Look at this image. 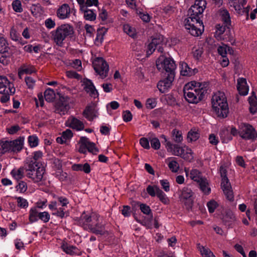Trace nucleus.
I'll return each instance as SVG.
<instances>
[{
    "instance_id": "37",
    "label": "nucleus",
    "mask_w": 257,
    "mask_h": 257,
    "mask_svg": "<svg viewBox=\"0 0 257 257\" xmlns=\"http://www.w3.org/2000/svg\"><path fill=\"white\" fill-rule=\"evenodd\" d=\"M11 141H2L0 142V150L3 154L11 153Z\"/></svg>"
},
{
    "instance_id": "61",
    "label": "nucleus",
    "mask_w": 257,
    "mask_h": 257,
    "mask_svg": "<svg viewBox=\"0 0 257 257\" xmlns=\"http://www.w3.org/2000/svg\"><path fill=\"white\" fill-rule=\"evenodd\" d=\"M163 189L167 192L170 191V183L167 180H161L160 181Z\"/></svg>"
},
{
    "instance_id": "23",
    "label": "nucleus",
    "mask_w": 257,
    "mask_h": 257,
    "mask_svg": "<svg viewBox=\"0 0 257 257\" xmlns=\"http://www.w3.org/2000/svg\"><path fill=\"white\" fill-rule=\"evenodd\" d=\"M237 89L240 95L244 96L248 94L249 87L245 78H239L237 79Z\"/></svg>"
},
{
    "instance_id": "31",
    "label": "nucleus",
    "mask_w": 257,
    "mask_h": 257,
    "mask_svg": "<svg viewBox=\"0 0 257 257\" xmlns=\"http://www.w3.org/2000/svg\"><path fill=\"white\" fill-rule=\"evenodd\" d=\"M250 105L249 110L251 113L254 114L257 112V99L254 93H252V95L248 98Z\"/></svg>"
},
{
    "instance_id": "62",
    "label": "nucleus",
    "mask_w": 257,
    "mask_h": 257,
    "mask_svg": "<svg viewBox=\"0 0 257 257\" xmlns=\"http://www.w3.org/2000/svg\"><path fill=\"white\" fill-rule=\"evenodd\" d=\"M25 82L29 88H33L35 84V80L31 77H26Z\"/></svg>"
},
{
    "instance_id": "21",
    "label": "nucleus",
    "mask_w": 257,
    "mask_h": 257,
    "mask_svg": "<svg viewBox=\"0 0 257 257\" xmlns=\"http://www.w3.org/2000/svg\"><path fill=\"white\" fill-rule=\"evenodd\" d=\"M24 143V137H19L17 139L11 141V153H17L20 152L23 148Z\"/></svg>"
},
{
    "instance_id": "6",
    "label": "nucleus",
    "mask_w": 257,
    "mask_h": 257,
    "mask_svg": "<svg viewBox=\"0 0 257 257\" xmlns=\"http://www.w3.org/2000/svg\"><path fill=\"white\" fill-rule=\"evenodd\" d=\"M73 28L69 24H63L51 32V38L58 46H62L65 39L73 34Z\"/></svg>"
},
{
    "instance_id": "22",
    "label": "nucleus",
    "mask_w": 257,
    "mask_h": 257,
    "mask_svg": "<svg viewBox=\"0 0 257 257\" xmlns=\"http://www.w3.org/2000/svg\"><path fill=\"white\" fill-rule=\"evenodd\" d=\"M66 124L67 126L77 131L82 130L84 127V124L81 121L72 116L67 119Z\"/></svg>"
},
{
    "instance_id": "57",
    "label": "nucleus",
    "mask_w": 257,
    "mask_h": 257,
    "mask_svg": "<svg viewBox=\"0 0 257 257\" xmlns=\"http://www.w3.org/2000/svg\"><path fill=\"white\" fill-rule=\"evenodd\" d=\"M210 213H213L217 207V203L214 200H211L207 204Z\"/></svg>"
},
{
    "instance_id": "1",
    "label": "nucleus",
    "mask_w": 257,
    "mask_h": 257,
    "mask_svg": "<svg viewBox=\"0 0 257 257\" xmlns=\"http://www.w3.org/2000/svg\"><path fill=\"white\" fill-rule=\"evenodd\" d=\"M206 6L205 0H196L194 5L188 10V17L184 22V26L193 36H199L204 31V25L200 18Z\"/></svg>"
},
{
    "instance_id": "4",
    "label": "nucleus",
    "mask_w": 257,
    "mask_h": 257,
    "mask_svg": "<svg viewBox=\"0 0 257 257\" xmlns=\"http://www.w3.org/2000/svg\"><path fill=\"white\" fill-rule=\"evenodd\" d=\"M45 173V169L40 163L28 161L26 163V175L34 183H38L42 181Z\"/></svg>"
},
{
    "instance_id": "44",
    "label": "nucleus",
    "mask_w": 257,
    "mask_h": 257,
    "mask_svg": "<svg viewBox=\"0 0 257 257\" xmlns=\"http://www.w3.org/2000/svg\"><path fill=\"white\" fill-rule=\"evenodd\" d=\"M157 196L160 201L164 204H168L170 203V200L167 195L160 189L157 194Z\"/></svg>"
},
{
    "instance_id": "40",
    "label": "nucleus",
    "mask_w": 257,
    "mask_h": 257,
    "mask_svg": "<svg viewBox=\"0 0 257 257\" xmlns=\"http://www.w3.org/2000/svg\"><path fill=\"white\" fill-rule=\"evenodd\" d=\"M39 212L37 208H32L29 211V220L31 223L37 221L39 220Z\"/></svg>"
},
{
    "instance_id": "53",
    "label": "nucleus",
    "mask_w": 257,
    "mask_h": 257,
    "mask_svg": "<svg viewBox=\"0 0 257 257\" xmlns=\"http://www.w3.org/2000/svg\"><path fill=\"white\" fill-rule=\"evenodd\" d=\"M199 137V134L196 132L190 131L188 133L187 139L189 142H193L196 141Z\"/></svg>"
},
{
    "instance_id": "14",
    "label": "nucleus",
    "mask_w": 257,
    "mask_h": 257,
    "mask_svg": "<svg viewBox=\"0 0 257 257\" xmlns=\"http://www.w3.org/2000/svg\"><path fill=\"white\" fill-rule=\"evenodd\" d=\"M15 92L14 84L5 76H0V93L13 94Z\"/></svg>"
},
{
    "instance_id": "42",
    "label": "nucleus",
    "mask_w": 257,
    "mask_h": 257,
    "mask_svg": "<svg viewBox=\"0 0 257 257\" xmlns=\"http://www.w3.org/2000/svg\"><path fill=\"white\" fill-rule=\"evenodd\" d=\"M44 97L47 101H52L55 98L54 91L51 88L47 89L44 92Z\"/></svg>"
},
{
    "instance_id": "34",
    "label": "nucleus",
    "mask_w": 257,
    "mask_h": 257,
    "mask_svg": "<svg viewBox=\"0 0 257 257\" xmlns=\"http://www.w3.org/2000/svg\"><path fill=\"white\" fill-rule=\"evenodd\" d=\"M197 248L199 250L202 257H214L215 256L211 250L208 247H205L200 244H197Z\"/></svg>"
},
{
    "instance_id": "26",
    "label": "nucleus",
    "mask_w": 257,
    "mask_h": 257,
    "mask_svg": "<svg viewBox=\"0 0 257 257\" xmlns=\"http://www.w3.org/2000/svg\"><path fill=\"white\" fill-rule=\"evenodd\" d=\"M193 193L191 189L188 187H184L180 190L179 198L181 201L189 199L193 196Z\"/></svg>"
},
{
    "instance_id": "46",
    "label": "nucleus",
    "mask_w": 257,
    "mask_h": 257,
    "mask_svg": "<svg viewBox=\"0 0 257 257\" xmlns=\"http://www.w3.org/2000/svg\"><path fill=\"white\" fill-rule=\"evenodd\" d=\"M220 16L222 21L224 22L225 26H227L230 23V18L227 11L223 10L220 12Z\"/></svg>"
},
{
    "instance_id": "2",
    "label": "nucleus",
    "mask_w": 257,
    "mask_h": 257,
    "mask_svg": "<svg viewBox=\"0 0 257 257\" xmlns=\"http://www.w3.org/2000/svg\"><path fill=\"white\" fill-rule=\"evenodd\" d=\"M209 88L207 82L191 81L186 84L183 89L186 100L190 103H197L201 101Z\"/></svg>"
},
{
    "instance_id": "19",
    "label": "nucleus",
    "mask_w": 257,
    "mask_h": 257,
    "mask_svg": "<svg viewBox=\"0 0 257 257\" xmlns=\"http://www.w3.org/2000/svg\"><path fill=\"white\" fill-rule=\"evenodd\" d=\"M185 172L187 177H189L197 183L205 178L202 176L201 172L197 169H192L189 172L188 169H185Z\"/></svg>"
},
{
    "instance_id": "45",
    "label": "nucleus",
    "mask_w": 257,
    "mask_h": 257,
    "mask_svg": "<svg viewBox=\"0 0 257 257\" xmlns=\"http://www.w3.org/2000/svg\"><path fill=\"white\" fill-rule=\"evenodd\" d=\"M160 188L157 185H149L146 189L147 193L152 197L157 196Z\"/></svg>"
},
{
    "instance_id": "63",
    "label": "nucleus",
    "mask_w": 257,
    "mask_h": 257,
    "mask_svg": "<svg viewBox=\"0 0 257 257\" xmlns=\"http://www.w3.org/2000/svg\"><path fill=\"white\" fill-rule=\"evenodd\" d=\"M62 136L64 140L67 141L72 137L73 134L70 130L67 129L62 133Z\"/></svg>"
},
{
    "instance_id": "10",
    "label": "nucleus",
    "mask_w": 257,
    "mask_h": 257,
    "mask_svg": "<svg viewBox=\"0 0 257 257\" xmlns=\"http://www.w3.org/2000/svg\"><path fill=\"white\" fill-rule=\"evenodd\" d=\"M93 67L96 73L102 79L108 75L109 66L107 62L101 57H97L93 61Z\"/></svg>"
},
{
    "instance_id": "51",
    "label": "nucleus",
    "mask_w": 257,
    "mask_h": 257,
    "mask_svg": "<svg viewBox=\"0 0 257 257\" xmlns=\"http://www.w3.org/2000/svg\"><path fill=\"white\" fill-rule=\"evenodd\" d=\"M12 7L13 10L18 13H21L23 11L21 2L19 0H15L12 3Z\"/></svg>"
},
{
    "instance_id": "58",
    "label": "nucleus",
    "mask_w": 257,
    "mask_h": 257,
    "mask_svg": "<svg viewBox=\"0 0 257 257\" xmlns=\"http://www.w3.org/2000/svg\"><path fill=\"white\" fill-rule=\"evenodd\" d=\"M45 26L47 28L51 29L55 27L56 23L54 20L51 18H48L45 21Z\"/></svg>"
},
{
    "instance_id": "56",
    "label": "nucleus",
    "mask_w": 257,
    "mask_h": 257,
    "mask_svg": "<svg viewBox=\"0 0 257 257\" xmlns=\"http://www.w3.org/2000/svg\"><path fill=\"white\" fill-rule=\"evenodd\" d=\"M18 205L21 208H26L28 206L27 200L22 197H19L17 198Z\"/></svg>"
},
{
    "instance_id": "29",
    "label": "nucleus",
    "mask_w": 257,
    "mask_h": 257,
    "mask_svg": "<svg viewBox=\"0 0 257 257\" xmlns=\"http://www.w3.org/2000/svg\"><path fill=\"white\" fill-rule=\"evenodd\" d=\"M25 171L26 172V165L25 167L13 169L11 174L16 180H19L24 177Z\"/></svg>"
},
{
    "instance_id": "33",
    "label": "nucleus",
    "mask_w": 257,
    "mask_h": 257,
    "mask_svg": "<svg viewBox=\"0 0 257 257\" xmlns=\"http://www.w3.org/2000/svg\"><path fill=\"white\" fill-rule=\"evenodd\" d=\"M69 108V105L66 103L59 102L57 104L55 111L60 115H64L67 112Z\"/></svg>"
},
{
    "instance_id": "5",
    "label": "nucleus",
    "mask_w": 257,
    "mask_h": 257,
    "mask_svg": "<svg viewBox=\"0 0 257 257\" xmlns=\"http://www.w3.org/2000/svg\"><path fill=\"white\" fill-rule=\"evenodd\" d=\"M161 138L164 139L165 147L168 152L171 153L173 155L180 156L184 160L189 162L193 159V153L191 149L186 146L180 147L178 145L172 144L168 141L164 135H162Z\"/></svg>"
},
{
    "instance_id": "47",
    "label": "nucleus",
    "mask_w": 257,
    "mask_h": 257,
    "mask_svg": "<svg viewBox=\"0 0 257 257\" xmlns=\"http://www.w3.org/2000/svg\"><path fill=\"white\" fill-rule=\"evenodd\" d=\"M172 135L173 139L177 143H180L183 140V137L181 132L176 129L173 130Z\"/></svg>"
},
{
    "instance_id": "54",
    "label": "nucleus",
    "mask_w": 257,
    "mask_h": 257,
    "mask_svg": "<svg viewBox=\"0 0 257 257\" xmlns=\"http://www.w3.org/2000/svg\"><path fill=\"white\" fill-rule=\"evenodd\" d=\"M28 143L31 147H35L38 145V138L36 136H30L28 138Z\"/></svg>"
},
{
    "instance_id": "28",
    "label": "nucleus",
    "mask_w": 257,
    "mask_h": 257,
    "mask_svg": "<svg viewBox=\"0 0 257 257\" xmlns=\"http://www.w3.org/2000/svg\"><path fill=\"white\" fill-rule=\"evenodd\" d=\"M97 112L93 106H88L83 111L84 116L89 120L93 119L97 116Z\"/></svg>"
},
{
    "instance_id": "35",
    "label": "nucleus",
    "mask_w": 257,
    "mask_h": 257,
    "mask_svg": "<svg viewBox=\"0 0 257 257\" xmlns=\"http://www.w3.org/2000/svg\"><path fill=\"white\" fill-rule=\"evenodd\" d=\"M201 190L205 194H208L211 191V188L209 186V183L207 179L205 177L198 183Z\"/></svg>"
},
{
    "instance_id": "13",
    "label": "nucleus",
    "mask_w": 257,
    "mask_h": 257,
    "mask_svg": "<svg viewBox=\"0 0 257 257\" xmlns=\"http://www.w3.org/2000/svg\"><path fill=\"white\" fill-rule=\"evenodd\" d=\"M163 37L162 36L153 38L151 42L148 45L146 52L147 55L148 56L151 55L156 49H157L158 52L162 53L163 50Z\"/></svg>"
},
{
    "instance_id": "64",
    "label": "nucleus",
    "mask_w": 257,
    "mask_h": 257,
    "mask_svg": "<svg viewBox=\"0 0 257 257\" xmlns=\"http://www.w3.org/2000/svg\"><path fill=\"white\" fill-rule=\"evenodd\" d=\"M140 144L146 149H150L149 141L146 138H142L140 140Z\"/></svg>"
},
{
    "instance_id": "24",
    "label": "nucleus",
    "mask_w": 257,
    "mask_h": 257,
    "mask_svg": "<svg viewBox=\"0 0 257 257\" xmlns=\"http://www.w3.org/2000/svg\"><path fill=\"white\" fill-rule=\"evenodd\" d=\"M235 220V217L233 213L230 210L226 211L225 214L222 217V221L224 224L228 226H230Z\"/></svg>"
},
{
    "instance_id": "11",
    "label": "nucleus",
    "mask_w": 257,
    "mask_h": 257,
    "mask_svg": "<svg viewBox=\"0 0 257 257\" xmlns=\"http://www.w3.org/2000/svg\"><path fill=\"white\" fill-rule=\"evenodd\" d=\"M78 151L80 153L86 154L87 151L93 154H96L98 149L94 143L91 142L86 137H81L79 141Z\"/></svg>"
},
{
    "instance_id": "32",
    "label": "nucleus",
    "mask_w": 257,
    "mask_h": 257,
    "mask_svg": "<svg viewBox=\"0 0 257 257\" xmlns=\"http://www.w3.org/2000/svg\"><path fill=\"white\" fill-rule=\"evenodd\" d=\"M61 248L67 254L73 255L78 253V249L76 246L67 243H63L61 245Z\"/></svg>"
},
{
    "instance_id": "50",
    "label": "nucleus",
    "mask_w": 257,
    "mask_h": 257,
    "mask_svg": "<svg viewBox=\"0 0 257 257\" xmlns=\"http://www.w3.org/2000/svg\"><path fill=\"white\" fill-rule=\"evenodd\" d=\"M10 36L11 39L15 41H22V38L16 30L12 28L10 31Z\"/></svg>"
},
{
    "instance_id": "16",
    "label": "nucleus",
    "mask_w": 257,
    "mask_h": 257,
    "mask_svg": "<svg viewBox=\"0 0 257 257\" xmlns=\"http://www.w3.org/2000/svg\"><path fill=\"white\" fill-rule=\"evenodd\" d=\"M245 0H232L228 1V4L230 7L233 8L235 11L239 14L242 15L243 14L248 15L249 8H244L246 4Z\"/></svg>"
},
{
    "instance_id": "60",
    "label": "nucleus",
    "mask_w": 257,
    "mask_h": 257,
    "mask_svg": "<svg viewBox=\"0 0 257 257\" xmlns=\"http://www.w3.org/2000/svg\"><path fill=\"white\" fill-rule=\"evenodd\" d=\"M140 207L141 211L143 213L149 215L151 213V209L148 205L145 204H141Z\"/></svg>"
},
{
    "instance_id": "52",
    "label": "nucleus",
    "mask_w": 257,
    "mask_h": 257,
    "mask_svg": "<svg viewBox=\"0 0 257 257\" xmlns=\"http://www.w3.org/2000/svg\"><path fill=\"white\" fill-rule=\"evenodd\" d=\"M50 218V216L48 212H40V214L39 215V219H40L44 223L48 222L49 221Z\"/></svg>"
},
{
    "instance_id": "38",
    "label": "nucleus",
    "mask_w": 257,
    "mask_h": 257,
    "mask_svg": "<svg viewBox=\"0 0 257 257\" xmlns=\"http://www.w3.org/2000/svg\"><path fill=\"white\" fill-rule=\"evenodd\" d=\"M66 209V208L62 207V206H57L55 211L53 212L52 214L55 216L62 218L68 215L69 213Z\"/></svg>"
},
{
    "instance_id": "15",
    "label": "nucleus",
    "mask_w": 257,
    "mask_h": 257,
    "mask_svg": "<svg viewBox=\"0 0 257 257\" xmlns=\"http://www.w3.org/2000/svg\"><path fill=\"white\" fill-rule=\"evenodd\" d=\"M175 76L173 74H168L167 76L161 80L157 84V88L159 91L162 93H166L171 88L172 82L174 81Z\"/></svg>"
},
{
    "instance_id": "41",
    "label": "nucleus",
    "mask_w": 257,
    "mask_h": 257,
    "mask_svg": "<svg viewBox=\"0 0 257 257\" xmlns=\"http://www.w3.org/2000/svg\"><path fill=\"white\" fill-rule=\"evenodd\" d=\"M168 160H170L168 165L169 169L173 172H177L179 169V165L178 162L173 158H169Z\"/></svg>"
},
{
    "instance_id": "20",
    "label": "nucleus",
    "mask_w": 257,
    "mask_h": 257,
    "mask_svg": "<svg viewBox=\"0 0 257 257\" xmlns=\"http://www.w3.org/2000/svg\"><path fill=\"white\" fill-rule=\"evenodd\" d=\"M70 8L68 5L64 4L60 7L57 11V16L61 20H64L69 17Z\"/></svg>"
},
{
    "instance_id": "30",
    "label": "nucleus",
    "mask_w": 257,
    "mask_h": 257,
    "mask_svg": "<svg viewBox=\"0 0 257 257\" xmlns=\"http://www.w3.org/2000/svg\"><path fill=\"white\" fill-rule=\"evenodd\" d=\"M180 65V74L182 76H190L194 74L193 71L189 67L187 63L185 62H181Z\"/></svg>"
},
{
    "instance_id": "3",
    "label": "nucleus",
    "mask_w": 257,
    "mask_h": 257,
    "mask_svg": "<svg viewBox=\"0 0 257 257\" xmlns=\"http://www.w3.org/2000/svg\"><path fill=\"white\" fill-rule=\"evenodd\" d=\"M211 103L213 110L218 116L224 118L227 116L228 107L224 92L218 91L215 93L212 97Z\"/></svg>"
},
{
    "instance_id": "39",
    "label": "nucleus",
    "mask_w": 257,
    "mask_h": 257,
    "mask_svg": "<svg viewBox=\"0 0 257 257\" xmlns=\"http://www.w3.org/2000/svg\"><path fill=\"white\" fill-rule=\"evenodd\" d=\"M136 14L144 22H149L150 21V16L144 10L139 9H136Z\"/></svg>"
},
{
    "instance_id": "8",
    "label": "nucleus",
    "mask_w": 257,
    "mask_h": 257,
    "mask_svg": "<svg viewBox=\"0 0 257 257\" xmlns=\"http://www.w3.org/2000/svg\"><path fill=\"white\" fill-rule=\"evenodd\" d=\"M99 216L95 213L86 214L83 212L78 220V224L85 230L90 231L92 225L98 221Z\"/></svg>"
},
{
    "instance_id": "27",
    "label": "nucleus",
    "mask_w": 257,
    "mask_h": 257,
    "mask_svg": "<svg viewBox=\"0 0 257 257\" xmlns=\"http://www.w3.org/2000/svg\"><path fill=\"white\" fill-rule=\"evenodd\" d=\"M217 51L218 54L223 58H225L227 53L232 54L233 53L232 49L224 44H222L218 46Z\"/></svg>"
},
{
    "instance_id": "55",
    "label": "nucleus",
    "mask_w": 257,
    "mask_h": 257,
    "mask_svg": "<svg viewBox=\"0 0 257 257\" xmlns=\"http://www.w3.org/2000/svg\"><path fill=\"white\" fill-rule=\"evenodd\" d=\"M150 142L151 143V147L155 149L158 150L160 148V142L159 139L157 138H153L152 139L150 138Z\"/></svg>"
},
{
    "instance_id": "36",
    "label": "nucleus",
    "mask_w": 257,
    "mask_h": 257,
    "mask_svg": "<svg viewBox=\"0 0 257 257\" xmlns=\"http://www.w3.org/2000/svg\"><path fill=\"white\" fill-rule=\"evenodd\" d=\"M81 11L83 12V16L85 20L91 21L95 20L96 15L92 10L86 8L84 10H81Z\"/></svg>"
},
{
    "instance_id": "9",
    "label": "nucleus",
    "mask_w": 257,
    "mask_h": 257,
    "mask_svg": "<svg viewBox=\"0 0 257 257\" xmlns=\"http://www.w3.org/2000/svg\"><path fill=\"white\" fill-rule=\"evenodd\" d=\"M238 135L245 140H254L257 138L255 128L248 123H241L238 127Z\"/></svg>"
},
{
    "instance_id": "43",
    "label": "nucleus",
    "mask_w": 257,
    "mask_h": 257,
    "mask_svg": "<svg viewBox=\"0 0 257 257\" xmlns=\"http://www.w3.org/2000/svg\"><path fill=\"white\" fill-rule=\"evenodd\" d=\"M123 31L124 33L132 38H134L136 35V29L129 24L123 25Z\"/></svg>"
},
{
    "instance_id": "48",
    "label": "nucleus",
    "mask_w": 257,
    "mask_h": 257,
    "mask_svg": "<svg viewBox=\"0 0 257 257\" xmlns=\"http://www.w3.org/2000/svg\"><path fill=\"white\" fill-rule=\"evenodd\" d=\"M152 219H153V215L152 214L151 217L148 219L145 218L142 220L137 219V221L139 223H141L143 225L146 227L147 228H150L152 227V222H152Z\"/></svg>"
},
{
    "instance_id": "18",
    "label": "nucleus",
    "mask_w": 257,
    "mask_h": 257,
    "mask_svg": "<svg viewBox=\"0 0 257 257\" xmlns=\"http://www.w3.org/2000/svg\"><path fill=\"white\" fill-rule=\"evenodd\" d=\"M83 83L84 90L91 97L96 98L98 96V91L90 80L86 79L84 80Z\"/></svg>"
},
{
    "instance_id": "25",
    "label": "nucleus",
    "mask_w": 257,
    "mask_h": 257,
    "mask_svg": "<svg viewBox=\"0 0 257 257\" xmlns=\"http://www.w3.org/2000/svg\"><path fill=\"white\" fill-rule=\"evenodd\" d=\"M90 231L96 234H103L105 231L104 226L101 222H100L99 218L98 221L94 223L92 226H91Z\"/></svg>"
},
{
    "instance_id": "59",
    "label": "nucleus",
    "mask_w": 257,
    "mask_h": 257,
    "mask_svg": "<svg viewBox=\"0 0 257 257\" xmlns=\"http://www.w3.org/2000/svg\"><path fill=\"white\" fill-rule=\"evenodd\" d=\"M70 64L72 67L77 70H80L82 69L81 61L79 59H75L73 60Z\"/></svg>"
},
{
    "instance_id": "49",
    "label": "nucleus",
    "mask_w": 257,
    "mask_h": 257,
    "mask_svg": "<svg viewBox=\"0 0 257 257\" xmlns=\"http://www.w3.org/2000/svg\"><path fill=\"white\" fill-rule=\"evenodd\" d=\"M57 203L58 206H62V207L67 208L68 204H69V201L68 199L66 197H59L57 199Z\"/></svg>"
},
{
    "instance_id": "7",
    "label": "nucleus",
    "mask_w": 257,
    "mask_h": 257,
    "mask_svg": "<svg viewBox=\"0 0 257 257\" xmlns=\"http://www.w3.org/2000/svg\"><path fill=\"white\" fill-rule=\"evenodd\" d=\"M156 64L157 69L160 72L165 71L167 75L171 73L175 76L176 65L172 58L161 55L156 60Z\"/></svg>"
},
{
    "instance_id": "12",
    "label": "nucleus",
    "mask_w": 257,
    "mask_h": 257,
    "mask_svg": "<svg viewBox=\"0 0 257 257\" xmlns=\"http://www.w3.org/2000/svg\"><path fill=\"white\" fill-rule=\"evenodd\" d=\"M12 54L7 40L4 37L0 38V62L4 65L8 63Z\"/></svg>"
},
{
    "instance_id": "17",
    "label": "nucleus",
    "mask_w": 257,
    "mask_h": 257,
    "mask_svg": "<svg viewBox=\"0 0 257 257\" xmlns=\"http://www.w3.org/2000/svg\"><path fill=\"white\" fill-rule=\"evenodd\" d=\"M221 186L226 199L229 201H233L234 199L233 193L228 178L222 179Z\"/></svg>"
}]
</instances>
